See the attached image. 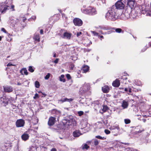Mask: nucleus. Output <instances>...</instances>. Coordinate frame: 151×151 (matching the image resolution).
<instances>
[{
  "instance_id": "4468645a",
  "label": "nucleus",
  "mask_w": 151,
  "mask_h": 151,
  "mask_svg": "<svg viewBox=\"0 0 151 151\" xmlns=\"http://www.w3.org/2000/svg\"><path fill=\"white\" fill-rule=\"evenodd\" d=\"M137 14L135 10L134 9L132 10L130 17L133 19H135L137 18Z\"/></svg>"
},
{
  "instance_id": "393cba45",
  "label": "nucleus",
  "mask_w": 151,
  "mask_h": 151,
  "mask_svg": "<svg viewBox=\"0 0 151 151\" xmlns=\"http://www.w3.org/2000/svg\"><path fill=\"white\" fill-rule=\"evenodd\" d=\"M87 124V122L86 121H85L83 120H82L81 123V128L83 129L86 127Z\"/></svg>"
},
{
  "instance_id": "79ce46f5",
  "label": "nucleus",
  "mask_w": 151,
  "mask_h": 151,
  "mask_svg": "<svg viewBox=\"0 0 151 151\" xmlns=\"http://www.w3.org/2000/svg\"><path fill=\"white\" fill-rule=\"evenodd\" d=\"M99 143V141L97 139H96L94 141V144L95 145H98Z\"/></svg>"
},
{
  "instance_id": "9b49d317",
  "label": "nucleus",
  "mask_w": 151,
  "mask_h": 151,
  "mask_svg": "<svg viewBox=\"0 0 151 151\" xmlns=\"http://www.w3.org/2000/svg\"><path fill=\"white\" fill-rule=\"evenodd\" d=\"M4 90L6 92L10 93L13 91V88L10 86H5L4 87Z\"/></svg>"
},
{
  "instance_id": "69168bd1",
  "label": "nucleus",
  "mask_w": 151,
  "mask_h": 151,
  "mask_svg": "<svg viewBox=\"0 0 151 151\" xmlns=\"http://www.w3.org/2000/svg\"><path fill=\"white\" fill-rule=\"evenodd\" d=\"M53 57L55 58L56 57V54L55 53L54 54V55H53Z\"/></svg>"
},
{
  "instance_id": "bf43d9fd",
  "label": "nucleus",
  "mask_w": 151,
  "mask_h": 151,
  "mask_svg": "<svg viewBox=\"0 0 151 151\" xmlns=\"http://www.w3.org/2000/svg\"><path fill=\"white\" fill-rule=\"evenodd\" d=\"M142 121H143V122H146V119H142Z\"/></svg>"
},
{
  "instance_id": "b1692460",
  "label": "nucleus",
  "mask_w": 151,
  "mask_h": 151,
  "mask_svg": "<svg viewBox=\"0 0 151 151\" xmlns=\"http://www.w3.org/2000/svg\"><path fill=\"white\" fill-rule=\"evenodd\" d=\"M109 129L111 130H114L117 129L118 131H119L120 130L119 126L117 125L111 126L109 128Z\"/></svg>"
},
{
  "instance_id": "0eeeda50",
  "label": "nucleus",
  "mask_w": 151,
  "mask_h": 151,
  "mask_svg": "<svg viewBox=\"0 0 151 151\" xmlns=\"http://www.w3.org/2000/svg\"><path fill=\"white\" fill-rule=\"evenodd\" d=\"M9 6L5 5L4 3H0V14L4 13L6 11L9 9Z\"/></svg>"
},
{
  "instance_id": "f03ea898",
  "label": "nucleus",
  "mask_w": 151,
  "mask_h": 151,
  "mask_svg": "<svg viewBox=\"0 0 151 151\" xmlns=\"http://www.w3.org/2000/svg\"><path fill=\"white\" fill-rule=\"evenodd\" d=\"M132 10L129 9L128 7H125L122 13L119 16L122 19L126 20L129 18L130 17V13H131Z\"/></svg>"
},
{
  "instance_id": "5fc2aeb1",
  "label": "nucleus",
  "mask_w": 151,
  "mask_h": 151,
  "mask_svg": "<svg viewBox=\"0 0 151 151\" xmlns=\"http://www.w3.org/2000/svg\"><path fill=\"white\" fill-rule=\"evenodd\" d=\"M51 151H57V150L56 149L53 148L51 149Z\"/></svg>"
},
{
  "instance_id": "ddd939ff",
  "label": "nucleus",
  "mask_w": 151,
  "mask_h": 151,
  "mask_svg": "<svg viewBox=\"0 0 151 151\" xmlns=\"http://www.w3.org/2000/svg\"><path fill=\"white\" fill-rule=\"evenodd\" d=\"M121 80L120 78H119V79H116L113 82V86L115 87H119L120 84V81H121Z\"/></svg>"
},
{
  "instance_id": "7ed1b4c3",
  "label": "nucleus",
  "mask_w": 151,
  "mask_h": 151,
  "mask_svg": "<svg viewBox=\"0 0 151 151\" xmlns=\"http://www.w3.org/2000/svg\"><path fill=\"white\" fill-rule=\"evenodd\" d=\"M81 10L83 13L91 15H95L97 12L95 8L91 6H89L86 9H82Z\"/></svg>"
},
{
  "instance_id": "5701e85b",
  "label": "nucleus",
  "mask_w": 151,
  "mask_h": 151,
  "mask_svg": "<svg viewBox=\"0 0 151 151\" xmlns=\"http://www.w3.org/2000/svg\"><path fill=\"white\" fill-rule=\"evenodd\" d=\"M89 70V67L86 65L84 66L82 69L83 72L84 73H86Z\"/></svg>"
},
{
  "instance_id": "052dcab7",
  "label": "nucleus",
  "mask_w": 151,
  "mask_h": 151,
  "mask_svg": "<svg viewBox=\"0 0 151 151\" xmlns=\"http://www.w3.org/2000/svg\"><path fill=\"white\" fill-rule=\"evenodd\" d=\"M131 88H129V93H130L131 92Z\"/></svg>"
},
{
  "instance_id": "58836bf2",
  "label": "nucleus",
  "mask_w": 151,
  "mask_h": 151,
  "mask_svg": "<svg viewBox=\"0 0 151 151\" xmlns=\"http://www.w3.org/2000/svg\"><path fill=\"white\" fill-rule=\"evenodd\" d=\"M130 120L129 119H125L124 122L125 124H128L130 123Z\"/></svg>"
},
{
  "instance_id": "e433bc0d",
  "label": "nucleus",
  "mask_w": 151,
  "mask_h": 151,
  "mask_svg": "<svg viewBox=\"0 0 151 151\" xmlns=\"http://www.w3.org/2000/svg\"><path fill=\"white\" fill-rule=\"evenodd\" d=\"M50 73H48L47 74L45 77V78L46 80H47L49 79L50 76Z\"/></svg>"
},
{
  "instance_id": "3c124183",
  "label": "nucleus",
  "mask_w": 151,
  "mask_h": 151,
  "mask_svg": "<svg viewBox=\"0 0 151 151\" xmlns=\"http://www.w3.org/2000/svg\"><path fill=\"white\" fill-rule=\"evenodd\" d=\"M17 85L18 86H19V85H22V83L19 81H17Z\"/></svg>"
},
{
  "instance_id": "dca6fc26",
  "label": "nucleus",
  "mask_w": 151,
  "mask_h": 151,
  "mask_svg": "<svg viewBox=\"0 0 151 151\" xmlns=\"http://www.w3.org/2000/svg\"><path fill=\"white\" fill-rule=\"evenodd\" d=\"M93 104L94 106V108L96 110H97L99 109L101 106V105L100 104L99 102L98 101H96Z\"/></svg>"
},
{
  "instance_id": "72a5a7b5",
  "label": "nucleus",
  "mask_w": 151,
  "mask_h": 151,
  "mask_svg": "<svg viewBox=\"0 0 151 151\" xmlns=\"http://www.w3.org/2000/svg\"><path fill=\"white\" fill-rule=\"evenodd\" d=\"M91 32L93 35L94 36H99V34L95 31H91Z\"/></svg>"
},
{
  "instance_id": "cd10ccee",
  "label": "nucleus",
  "mask_w": 151,
  "mask_h": 151,
  "mask_svg": "<svg viewBox=\"0 0 151 151\" xmlns=\"http://www.w3.org/2000/svg\"><path fill=\"white\" fill-rule=\"evenodd\" d=\"M20 73L22 75H23L25 74L27 75L28 74V72L27 70L25 68H23L20 70Z\"/></svg>"
},
{
  "instance_id": "7c9ffc66",
  "label": "nucleus",
  "mask_w": 151,
  "mask_h": 151,
  "mask_svg": "<svg viewBox=\"0 0 151 151\" xmlns=\"http://www.w3.org/2000/svg\"><path fill=\"white\" fill-rule=\"evenodd\" d=\"M82 149H87L89 147L88 145L87 144H85L84 145H82Z\"/></svg>"
},
{
  "instance_id": "f3484780",
  "label": "nucleus",
  "mask_w": 151,
  "mask_h": 151,
  "mask_svg": "<svg viewBox=\"0 0 151 151\" xmlns=\"http://www.w3.org/2000/svg\"><path fill=\"white\" fill-rule=\"evenodd\" d=\"M29 137V134L26 133H24L21 136L22 139L24 141H25L28 139Z\"/></svg>"
},
{
  "instance_id": "bb28decb",
  "label": "nucleus",
  "mask_w": 151,
  "mask_h": 151,
  "mask_svg": "<svg viewBox=\"0 0 151 151\" xmlns=\"http://www.w3.org/2000/svg\"><path fill=\"white\" fill-rule=\"evenodd\" d=\"M108 109V107L106 106H103V108L100 110V112L102 114L106 111Z\"/></svg>"
},
{
  "instance_id": "39448f33",
  "label": "nucleus",
  "mask_w": 151,
  "mask_h": 151,
  "mask_svg": "<svg viewBox=\"0 0 151 151\" xmlns=\"http://www.w3.org/2000/svg\"><path fill=\"white\" fill-rule=\"evenodd\" d=\"M124 0H120L118 1L115 4L116 9H122L124 8Z\"/></svg>"
},
{
  "instance_id": "f704fd0d",
  "label": "nucleus",
  "mask_w": 151,
  "mask_h": 151,
  "mask_svg": "<svg viewBox=\"0 0 151 151\" xmlns=\"http://www.w3.org/2000/svg\"><path fill=\"white\" fill-rule=\"evenodd\" d=\"M83 112L82 111H80L78 112V115L79 116H81L83 114Z\"/></svg>"
},
{
  "instance_id": "8fccbe9b",
  "label": "nucleus",
  "mask_w": 151,
  "mask_h": 151,
  "mask_svg": "<svg viewBox=\"0 0 151 151\" xmlns=\"http://www.w3.org/2000/svg\"><path fill=\"white\" fill-rule=\"evenodd\" d=\"M58 59L57 58L55 59V60L54 61V62L55 63H57L58 62Z\"/></svg>"
},
{
  "instance_id": "c9c22d12",
  "label": "nucleus",
  "mask_w": 151,
  "mask_h": 151,
  "mask_svg": "<svg viewBox=\"0 0 151 151\" xmlns=\"http://www.w3.org/2000/svg\"><path fill=\"white\" fill-rule=\"evenodd\" d=\"M29 71L31 72H33L34 71V70L33 69L32 67L31 66H30L29 68Z\"/></svg>"
},
{
  "instance_id": "2f4dec72",
  "label": "nucleus",
  "mask_w": 151,
  "mask_h": 151,
  "mask_svg": "<svg viewBox=\"0 0 151 151\" xmlns=\"http://www.w3.org/2000/svg\"><path fill=\"white\" fill-rule=\"evenodd\" d=\"M11 23L12 24V26L14 27L15 26V24H17V22L14 20H12L11 21Z\"/></svg>"
},
{
  "instance_id": "603ef678",
  "label": "nucleus",
  "mask_w": 151,
  "mask_h": 151,
  "mask_svg": "<svg viewBox=\"0 0 151 151\" xmlns=\"http://www.w3.org/2000/svg\"><path fill=\"white\" fill-rule=\"evenodd\" d=\"M13 65V64H12L11 63H9L7 65V66H10Z\"/></svg>"
},
{
  "instance_id": "6ab92c4d",
  "label": "nucleus",
  "mask_w": 151,
  "mask_h": 151,
  "mask_svg": "<svg viewBox=\"0 0 151 151\" xmlns=\"http://www.w3.org/2000/svg\"><path fill=\"white\" fill-rule=\"evenodd\" d=\"M52 114H54L55 116L59 117V116L60 115V112L58 110L56 109H54L52 111Z\"/></svg>"
},
{
  "instance_id": "37998d69",
  "label": "nucleus",
  "mask_w": 151,
  "mask_h": 151,
  "mask_svg": "<svg viewBox=\"0 0 151 151\" xmlns=\"http://www.w3.org/2000/svg\"><path fill=\"white\" fill-rule=\"evenodd\" d=\"M39 98V96L37 93H36L35 94V96H34L33 98L34 99H36V98Z\"/></svg>"
},
{
  "instance_id": "412c9836",
  "label": "nucleus",
  "mask_w": 151,
  "mask_h": 151,
  "mask_svg": "<svg viewBox=\"0 0 151 151\" xmlns=\"http://www.w3.org/2000/svg\"><path fill=\"white\" fill-rule=\"evenodd\" d=\"M128 106V103L127 101H123L122 104V106L123 109H126L127 108Z\"/></svg>"
},
{
  "instance_id": "c85d7f7f",
  "label": "nucleus",
  "mask_w": 151,
  "mask_h": 151,
  "mask_svg": "<svg viewBox=\"0 0 151 151\" xmlns=\"http://www.w3.org/2000/svg\"><path fill=\"white\" fill-rule=\"evenodd\" d=\"M64 76L63 75H62L59 78L60 81L63 82L65 81V79L64 78Z\"/></svg>"
},
{
  "instance_id": "49530a36",
  "label": "nucleus",
  "mask_w": 151,
  "mask_h": 151,
  "mask_svg": "<svg viewBox=\"0 0 151 151\" xmlns=\"http://www.w3.org/2000/svg\"><path fill=\"white\" fill-rule=\"evenodd\" d=\"M82 34V32H78L77 34V37H79Z\"/></svg>"
},
{
  "instance_id": "9d476101",
  "label": "nucleus",
  "mask_w": 151,
  "mask_h": 151,
  "mask_svg": "<svg viewBox=\"0 0 151 151\" xmlns=\"http://www.w3.org/2000/svg\"><path fill=\"white\" fill-rule=\"evenodd\" d=\"M24 120L19 119L17 120L16 122V125L17 127H21L24 126Z\"/></svg>"
},
{
  "instance_id": "a18cd8bd",
  "label": "nucleus",
  "mask_w": 151,
  "mask_h": 151,
  "mask_svg": "<svg viewBox=\"0 0 151 151\" xmlns=\"http://www.w3.org/2000/svg\"><path fill=\"white\" fill-rule=\"evenodd\" d=\"M66 76L67 78L68 79H70L71 78L70 75L69 74H67L66 75Z\"/></svg>"
},
{
  "instance_id": "4c0bfd02",
  "label": "nucleus",
  "mask_w": 151,
  "mask_h": 151,
  "mask_svg": "<svg viewBox=\"0 0 151 151\" xmlns=\"http://www.w3.org/2000/svg\"><path fill=\"white\" fill-rule=\"evenodd\" d=\"M122 30V29L120 28H117L115 29V31L117 33H120Z\"/></svg>"
},
{
  "instance_id": "423d86ee",
  "label": "nucleus",
  "mask_w": 151,
  "mask_h": 151,
  "mask_svg": "<svg viewBox=\"0 0 151 151\" xmlns=\"http://www.w3.org/2000/svg\"><path fill=\"white\" fill-rule=\"evenodd\" d=\"M90 87L89 84L85 83L80 88V91L83 93L86 92L90 89Z\"/></svg>"
},
{
  "instance_id": "09e8293b",
  "label": "nucleus",
  "mask_w": 151,
  "mask_h": 151,
  "mask_svg": "<svg viewBox=\"0 0 151 151\" xmlns=\"http://www.w3.org/2000/svg\"><path fill=\"white\" fill-rule=\"evenodd\" d=\"M1 30L3 32L6 33V31L4 28H2L1 29Z\"/></svg>"
},
{
  "instance_id": "473e14b6",
  "label": "nucleus",
  "mask_w": 151,
  "mask_h": 151,
  "mask_svg": "<svg viewBox=\"0 0 151 151\" xmlns=\"http://www.w3.org/2000/svg\"><path fill=\"white\" fill-rule=\"evenodd\" d=\"M35 86L36 88H39L40 86V84L39 82L36 81L35 82Z\"/></svg>"
},
{
  "instance_id": "a211bd4d",
  "label": "nucleus",
  "mask_w": 151,
  "mask_h": 151,
  "mask_svg": "<svg viewBox=\"0 0 151 151\" xmlns=\"http://www.w3.org/2000/svg\"><path fill=\"white\" fill-rule=\"evenodd\" d=\"M71 36V34L68 32H65L63 34V38L68 39H70Z\"/></svg>"
},
{
  "instance_id": "680f3d73",
  "label": "nucleus",
  "mask_w": 151,
  "mask_h": 151,
  "mask_svg": "<svg viewBox=\"0 0 151 151\" xmlns=\"http://www.w3.org/2000/svg\"><path fill=\"white\" fill-rule=\"evenodd\" d=\"M26 18H24V19H23V21L24 22L26 21Z\"/></svg>"
},
{
  "instance_id": "6e6552de",
  "label": "nucleus",
  "mask_w": 151,
  "mask_h": 151,
  "mask_svg": "<svg viewBox=\"0 0 151 151\" xmlns=\"http://www.w3.org/2000/svg\"><path fill=\"white\" fill-rule=\"evenodd\" d=\"M134 0H128L127 3V6L126 7H128L129 9L132 10L134 5Z\"/></svg>"
},
{
  "instance_id": "a878e982",
  "label": "nucleus",
  "mask_w": 151,
  "mask_h": 151,
  "mask_svg": "<svg viewBox=\"0 0 151 151\" xmlns=\"http://www.w3.org/2000/svg\"><path fill=\"white\" fill-rule=\"evenodd\" d=\"M72 100V99H68L67 98H65L62 99L61 100H58V103H63L64 102H65L66 101H71Z\"/></svg>"
},
{
  "instance_id": "2eb2a0df",
  "label": "nucleus",
  "mask_w": 151,
  "mask_h": 151,
  "mask_svg": "<svg viewBox=\"0 0 151 151\" xmlns=\"http://www.w3.org/2000/svg\"><path fill=\"white\" fill-rule=\"evenodd\" d=\"M55 121V118L53 117H51L49 119L48 122V124L49 126H52L53 125Z\"/></svg>"
},
{
  "instance_id": "c03bdc74",
  "label": "nucleus",
  "mask_w": 151,
  "mask_h": 151,
  "mask_svg": "<svg viewBox=\"0 0 151 151\" xmlns=\"http://www.w3.org/2000/svg\"><path fill=\"white\" fill-rule=\"evenodd\" d=\"M96 137L97 138L99 139H104V137H102L100 136H96Z\"/></svg>"
},
{
  "instance_id": "c756f323",
  "label": "nucleus",
  "mask_w": 151,
  "mask_h": 151,
  "mask_svg": "<svg viewBox=\"0 0 151 151\" xmlns=\"http://www.w3.org/2000/svg\"><path fill=\"white\" fill-rule=\"evenodd\" d=\"M34 39L36 40H37L38 42L40 41V39L39 35L37 34L35 35L34 37Z\"/></svg>"
},
{
  "instance_id": "f257e3e1",
  "label": "nucleus",
  "mask_w": 151,
  "mask_h": 151,
  "mask_svg": "<svg viewBox=\"0 0 151 151\" xmlns=\"http://www.w3.org/2000/svg\"><path fill=\"white\" fill-rule=\"evenodd\" d=\"M117 10L114 6H113L108 10L106 16L107 20L115 21L119 17L117 13Z\"/></svg>"
},
{
  "instance_id": "13d9d810",
  "label": "nucleus",
  "mask_w": 151,
  "mask_h": 151,
  "mask_svg": "<svg viewBox=\"0 0 151 151\" xmlns=\"http://www.w3.org/2000/svg\"><path fill=\"white\" fill-rule=\"evenodd\" d=\"M14 5L11 6V8L12 9H13V10H12L13 11H14Z\"/></svg>"
},
{
  "instance_id": "864d4df0",
  "label": "nucleus",
  "mask_w": 151,
  "mask_h": 151,
  "mask_svg": "<svg viewBox=\"0 0 151 151\" xmlns=\"http://www.w3.org/2000/svg\"><path fill=\"white\" fill-rule=\"evenodd\" d=\"M99 32H100L101 34H107L106 33H104L101 31H100Z\"/></svg>"
},
{
  "instance_id": "e2e57ef3",
  "label": "nucleus",
  "mask_w": 151,
  "mask_h": 151,
  "mask_svg": "<svg viewBox=\"0 0 151 151\" xmlns=\"http://www.w3.org/2000/svg\"><path fill=\"white\" fill-rule=\"evenodd\" d=\"M124 91H128V89L127 88H125L124 89Z\"/></svg>"
},
{
  "instance_id": "774afa93",
  "label": "nucleus",
  "mask_w": 151,
  "mask_h": 151,
  "mask_svg": "<svg viewBox=\"0 0 151 151\" xmlns=\"http://www.w3.org/2000/svg\"><path fill=\"white\" fill-rule=\"evenodd\" d=\"M42 94L45 97L46 96V94H45L42 93Z\"/></svg>"
},
{
  "instance_id": "4be33fe9",
  "label": "nucleus",
  "mask_w": 151,
  "mask_h": 151,
  "mask_svg": "<svg viewBox=\"0 0 151 151\" xmlns=\"http://www.w3.org/2000/svg\"><path fill=\"white\" fill-rule=\"evenodd\" d=\"M102 90L104 92L106 93L109 91V88L108 86H105L102 88Z\"/></svg>"
},
{
  "instance_id": "de8ad7c7",
  "label": "nucleus",
  "mask_w": 151,
  "mask_h": 151,
  "mask_svg": "<svg viewBox=\"0 0 151 151\" xmlns=\"http://www.w3.org/2000/svg\"><path fill=\"white\" fill-rule=\"evenodd\" d=\"M36 18V17L35 16H32L31 18V19H29V20H31L32 19L33 20H35Z\"/></svg>"
},
{
  "instance_id": "4d7b16f0",
  "label": "nucleus",
  "mask_w": 151,
  "mask_h": 151,
  "mask_svg": "<svg viewBox=\"0 0 151 151\" xmlns=\"http://www.w3.org/2000/svg\"><path fill=\"white\" fill-rule=\"evenodd\" d=\"M62 17H63L64 18V17L65 18V19L66 18V17H65V14H62Z\"/></svg>"
},
{
  "instance_id": "1a4fd4ad",
  "label": "nucleus",
  "mask_w": 151,
  "mask_h": 151,
  "mask_svg": "<svg viewBox=\"0 0 151 151\" xmlns=\"http://www.w3.org/2000/svg\"><path fill=\"white\" fill-rule=\"evenodd\" d=\"M73 22L75 25L78 26H81L83 24L82 21L78 18L74 19L73 20Z\"/></svg>"
},
{
  "instance_id": "0e129e2a",
  "label": "nucleus",
  "mask_w": 151,
  "mask_h": 151,
  "mask_svg": "<svg viewBox=\"0 0 151 151\" xmlns=\"http://www.w3.org/2000/svg\"><path fill=\"white\" fill-rule=\"evenodd\" d=\"M99 37H100L101 38H103V39L104 38V37L103 36H99Z\"/></svg>"
},
{
  "instance_id": "a19ab883",
  "label": "nucleus",
  "mask_w": 151,
  "mask_h": 151,
  "mask_svg": "<svg viewBox=\"0 0 151 151\" xmlns=\"http://www.w3.org/2000/svg\"><path fill=\"white\" fill-rule=\"evenodd\" d=\"M143 131H144V130H139L138 131H136L134 132V134H137L139 133H140L142 132Z\"/></svg>"
},
{
  "instance_id": "338daca9",
  "label": "nucleus",
  "mask_w": 151,
  "mask_h": 151,
  "mask_svg": "<svg viewBox=\"0 0 151 151\" xmlns=\"http://www.w3.org/2000/svg\"><path fill=\"white\" fill-rule=\"evenodd\" d=\"M42 94L45 97L46 96V94H45L42 93Z\"/></svg>"
},
{
  "instance_id": "6e6d98bb",
  "label": "nucleus",
  "mask_w": 151,
  "mask_h": 151,
  "mask_svg": "<svg viewBox=\"0 0 151 151\" xmlns=\"http://www.w3.org/2000/svg\"><path fill=\"white\" fill-rule=\"evenodd\" d=\"M40 33L41 34H43V30L42 29H41L40 30Z\"/></svg>"
},
{
  "instance_id": "f8f14e48",
  "label": "nucleus",
  "mask_w": 151,
  "mask_h": 151,
  "mask_svg": "<svg viewBox=\"0 0 151 151\" xmlns=\"http://www.w3.org/2000/svg\"><path fill=\"white\" fill-rule=\"evenodd\" d=\"M98 29H99L104 30H110L111 29V28L107 26L104 25H101L97 27Z\"/></svg>"
},
{
  "instance_id": "20e7f679",
  "label": "nucleus",
  "mask_w": 151,
  "mask_h": 151,
  "mask_svg": "<svg viewBox=\"0 0 151 151\" xmlns=\"http://www.w3.org/2000/svg\"><path fill=\"white\" fill-rule=\"evenodd\" d=\"M148 6H143L142 8V13L144 14H146L147 16H151V11L149 9Z\"/></svg>"
},
{
  "instance_id": "aec40b11",
  "label": "nucleus",
  "mask_w": 151,
  "mask_h": 151,
  "mask_svg": "<svg viewBox=\"0 0 151 151\" xmlns=\"http://www.w3.org/2000/svg\"><path fill=\"white\" fill-rule=\"evenodd\" d=\"M73 136L74 137H78L81 134L80 132L78 130H76L74 131L73 133Z\"/></svg>"
},
{
  "instance_id": "ea45409f",
  "label": "nucleus",
  "mask_w": 151,
  "mask_h": 151,
  "mask_svg": "<svg viewBox=\"0 0 151 151\" xmlns=\"http://www.w3.org/2000/svg\"><path fill=\"white\" fill-rule=\"evenodd\" d=\"M104 132L107 134H109L110 133V132L109 130L107 129L105 130Z\"/></svg>"
}]
</instances>
